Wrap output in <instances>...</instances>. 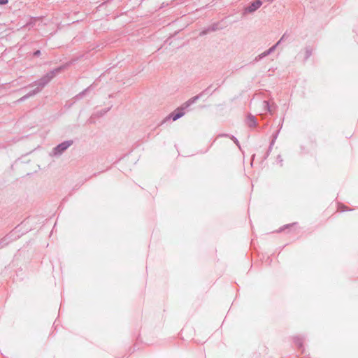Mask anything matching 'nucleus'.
Here are the masks:
<instances>
[{"mask_svg":"<svg viewBox=\"0 0 358 358\" xmlns=\"http://www.w3.org/2000/svg\"><path fill=\"white\" fill-rule=\"evenodd\" d=\"M262 3L261 1L257 0L251 3L250 6L245 8V11L247 13H252L259 8L262 6Z\"/></svg>","mask_w":358,"mask_h":358,"instance_id":"1","label":"nucleus"},{"mask_svg":"<svg viewBox=\"0 0 358 358\" xmlns=\"http://www.w3.org/2000/svg\"><path fill=\"white\" fill-rule=\"evenodd\" d=\"M184 115V113L182 112V109H180L178 108V110H176L174 113H173L171 116L172 117V119L173 121H176V120H178V118L181 117L182 116H183Z\"/></svg>","mask_w":358,"mask_h":358,"instance_id":"2","label":"nucleus"},{"mask_svg":"<svg viewBox=\"0 0 358 358\" xmlns=\"http://www.w3.org/2000/svg\"><path fill=\"white\" fill-rule=\"evenodd\" d=\"M71 143L70 142H64V143H62V144L59 145L56 150H58V152H61L64 150H65L68 147H69L71 145Z\"/></svg>","mask_w":358,"mask_h":358,"instance_id":"3","label":"nucleus"},{"mask_svg":"<svg viewBox=\"0 0 358 358\" xmlns=\"http://www.w3.org/2000/svg\"><path fill=\"white\" fill-rule=\"evenodd\" d=\"M8 3V0H0V4H6Z\"/></svg>","mask_w":358,"mask_h":358,"instance_id":"4","label":"nucleus"}]
</instances>
